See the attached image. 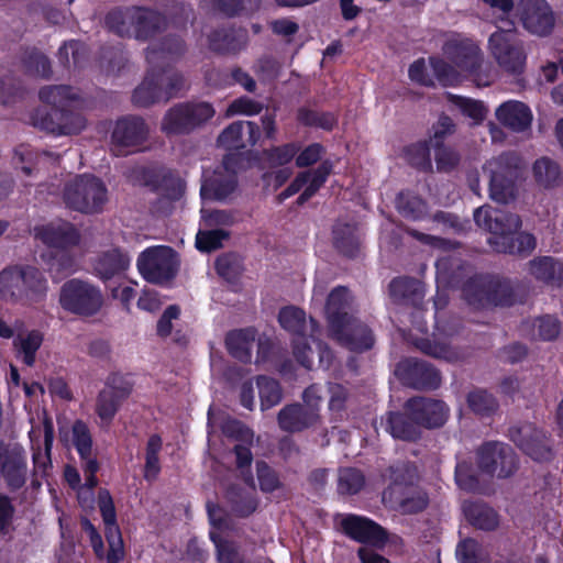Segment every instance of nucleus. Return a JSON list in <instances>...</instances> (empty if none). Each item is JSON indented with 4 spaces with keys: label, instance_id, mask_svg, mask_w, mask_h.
I'll list each match as a JSON object with an SVG mask.
<instances>
[{
    "label": "nucleus",
    "instance_id": "473e14b6",
    "mask_svg": "<svg viewBox=\"0 0 563 563\" xmlns=\"http://www.w3.org/2000/svg\"><path fill=\"white\" fill-rule=\"evenodd\" d=\"M255 342L253 329L232 331L227 338L229 352L238 360L246 362L251 357V349Z\"/></svg>",
    "mask_w": 563,
    "mask_h": 563
},
{
    "label": "nucleus",
    "instance_id": "4be33fe9",
    "mask_svg": "<svg viewBox=\"0 0 563 563\" xmlns=\"http://www.w3.org/2000/svg\"><path fill=\"white\" fill-rule=\"evenodd\" d=\"M175 90L176 84L169 75L163 74L157 78L150 75L135 89L133 100L140 106H147L162 98H169Z\"/></svg>",
    "mask_w": 563,
    "mask_h": 563
},
{
    "label": "nucleus",
    "instance_id": "a878e982",
    "mask_svg": "<svg viewBox=\"0 0 563 563\" xmlns=\"http://www.w3.org/2000/svg\"><path fill=\"white\" fill-rule=\"evenodd\" d=\"M319 419L317 410L307 409L302 406H289L278 415V422L283 430L289 432L301 431L313 426Z\"/></svg>",
    "mask_w": 563,
    "mask_h": 563
},
{
    "label": "nucleus",
    "instance_id": "dca6fc26",
    "mask_svg": "<svg viewBox=\"0 0 563 563\" xmlns=\"http://www.w3.org/2000/svg\"><path fill=\"white\" fill-rule=\"evenodd\" d=\"M518 11L529 32L544 35L551 31L554 20L545 0H520Z\"/></svg>",
    "mask_w": 563,
    "mask_h": 563
},
{
    "label": "nucleus",
    "instance_id": "6e6d98bb",
    "mask_svg": "<svg viewBox=\"0 0 563 563\" xmlns=\"http://www.w3.org/2000/svg\"><path fill=\"white\" fill-rule=\"evenodd\" d=\"M186 106L189 110V121L191 129L212 118L214 114L213 108L207 102Z\"/></svg>",
    "mask_w": 563,
    "mask_h": 563
},
{
    "label": "nucleus",
    "instance_id": "6e6552de",
    "mask_svg": "<svg viewBox=\"0 0 563 563\" xmlns=\"http://www.w3.org/2000/svg\"><path fill=\"white\" fill-rule=\"evenodd\" d=\"M106 22L120 35L133 34L137 38H146L159 27L163 19L150 9L129 8L111 11Z\"/></svg>",
    "mask_w": 563,
    "mask_h": 563
},
{
    "label": "nucleus",
    "instance_id": "cd10ccee",
    "mask_svg": "<svg viewBox=\"0 0 563 563\" xmlns=\"http://www.w3.org/2000/svg\"><path fill=\"white\" fill-rule=\"evenodd\" d=\"M129 393L130 389L126 387L120 388L115 386H107L104 389H102L99 394L96 405V411L99 418L106 423L110 422L113 419L120 404L129 395Z\"/></svg>",
    "mask_w": 563,
    "mask_h": 563
},
{
    "label": "nucleus",
    "instance_id": "58836bf2",
    "mask_svg": "<svg viewBox=\"0 0 563 563\" xmlns=\"http://www.w3.org/2000/svg\"><path fill=\"white\" fill-rule=\"evenodd\" d=\"M229 239V232L225 229H213L202 227L196 236V246L202 252H211L223 245Z\"/></svg>",
    "mask_w": 563,
    "mask_h": 563
},
{
    "label": "nucleus",
    "instance_id": "774afa93",
    "mask_svg": "<svg viewBox=\"0 0 563 563\" xmlns=\"http://www.w3.org/2000/svg\"><path fill=\"white\" fill-rule=\"evenodd\" d=\"M455 478L457 485L465 490H475L477 488V483L468 474V467L466 464H457Z\"/></svg>",
    "mask_w": 563,
    "mask_h": 563
},
{
    "label": "nucleus",
    "instance_id": "338daca9",
    "mask_svg": "<svg viewBox=\"0 0 563 563\" xmlns=\"http://www.w3.org/2000/svg\"><path fill=\"white\" fill-rule=\"evenodd\" d=\"M161 305L162 301L158 295L156 291L151 289H144L137 300L139 308L145 311H155L161 307Z\"/></svg>",
    "mask_w": 563,
    "mask_h": 563
},
{
    "label": "nucleus",
    "instance_id": "13d9d810",
    "mask_svg": "<svg viewBox=\"0 0 563 563\" xmlns=\"http://www.w3.org/2000/svg\"><path fill=\"white\" fill-rule=\"evenodd\" d=\"M419 288L420 284L409 278H397L389 285L390 294L396 299L406 298L409 291L416 292Z\"/></svg>",
    "mask_w": 563,
    "mask_h": 563
},
{
    "label": "nucleus",
    "instance_id": "603ef678",
    "mask_svg": "<svg viewBox=\"0 0 563 563\" xmlns=\"http://www.w3.org/2000/svg\"><path fill=\"white\" fill-rule=\"evenodd\" d=\"M210 538L218 549V558L220 563L238 562V552L231 543L220 539L219 534L213 530L210 531Z\"/></svg>",
    "mask_w": 563,
    "mask_h": 563
},
{
    "label": "nucleus",
    "instance_id": "ddd939ff",
    "mask_svg": "<svg viewBox=\"0 0 563 563\" xmlns=\"http://www.w3.org/2000/svg\"><path fill=\"white\" fill-rule=\"evenodd\" d=\"M479 467L499 478L510 476L517 468L512 450L503 443H487L479 452Z\"/></svg>",
    "mask_w": 563,
    "mask_h": 563
},
{
    "label": "nucleus",
    "instance_id": "423d86ee",
    "mask_svg": "<svg viewBox=\"0 0 563 563\" xmlns=\"http://www.w3.org/2000/svg\"><path fill=\"white\" fill-rule=\"evenodd\" d=\"M59 303L67 312L90 317L101 309L103 296L91 283L74 278L62 286Z\"/></svg>",
    "mask_w": 563,
    "mask_h": 563
},
{
    "label": "nucleus",
    "instance_id": "8fccbe9b",
    "mask_svg": "<svg viewBox=\"0 0 563 563\" xmlns=\"http://www.w3.org/2000/svg\"><path fill=\"white\" fill-rule=\"evenodd\" d=\"M452 101L465 115L470 117L475 122L482 121L487 113L485 106L479 101L457 96L452 97Z\"/></svg>",
    "mask_w": 563,
    "mask_h": 563
},
{
    "label": "nucleus",
    "instance_id": "f704fd0d",
    "mask_svg": "<svg viewBox=\"0 0 563 563\" xmlns=\"http://www.w3.org/2000/svg\"><path fill=\"white\" fill-rule=\"evenodd\" d=\"M486 19L497 24L498 30L512 29L514 23L509 20L514 9L512 0H482Z\"/></svg>",
    "mask_w": 563,
    "mask_h": 563
},
{
    "label": "nucleus",
    "instance_id": "09e8293b",
    "mask_svg": "<svg viewBox=\"0 0 563 563\" xmlns=\"http://www.w3.org/2000/svg\"><path fill=\"white\" fill-rule=\"evenodd\" d=\"M470 408L477 413H486L496 408L495 398L485 390H475L467 397Z\"/></svg>",
    "mask_w": 563,
    "mask_h": 563
},
{
    "label": "nucleus",
    "instance_id": "7ed1b4c3",
    "mask_svg": "<svg viewBox=\"0 0 563 563\" xmlns=\"http://www.w3.org/2000/svg\"><path fill=\"white\" fill-rule=\"evenodd\" d=\"M474 220L478 227L493 234L488 243L497 252L528 253L536 247V239L529 233L512 236L520 227L517 216L507 214L490 207H479L474 212Z\"/></svg>",
    "mask_w": 563,
    "mask_h": 563
},
{
    "label": "nucleus",
    "instance_id": "c03bdc74",
    "mask_svg": "<svg viewBox=\"0 0 563 563\" xmlns=\"http://www.w3.org/2000/svg\"><path fill=\"white\" fill-rule=\"evenodd\" d=\"M456 553L461 563H489L482 547L473 539L462 541Z\"/></svg>",
    "mask_w": 563,
    "mask_h": 563
},
{
    "label": "nucleus",
    "instance_id": "a19ab883",
    "mask_svg": "<svg viewBox=\"0 0 563 563\" xmlns=\"http://www.w3.org/2000/svg\"><path fill=\"white\" fill-rule=\"evenodd\" d=\"M258 395L262 410L276 406L282 399V391L278 383L267 377L257 379Z\"/></svg>",
    "mask_w": 563,
    "mask_h": 563
},
{
    "label": "nucleus",
    "instance_id": "864d4df0",
    "mask_svg": "<svg viewBox=\"0 0 563 563\" xmlns=\"http://www.w3.org/2000/svg\"><path fill=\"white\" fill-rule=\"evenodd\" d=\"M261 111L260 103L253 101L250 98H239L234 100L227 109V117L243 114L253 115Z\"/></svg>",
    "mask_w": 563,
    "mask_h": 563
},
{
    "label": "nucleus",
    "instance_id": "c756f323",
    "mask_svg": "<svg viewBox=\"0 0 563 563\" xmlns=\"http://www.w3.org/2000/svg\"><path fill=\"white\" fill-rule=\"evenodd\" d=\"M130 258L121 251L113 249L100 255L95 263V273L101 279H109L125 271Z\"/></svg>",
    "mask_w": 563,
    "mask_h": 563
},
{
    "label": "nucleus",
    "instance_id": "0eeeda50",
    "mask_svg": "<svg viewBox=\"0 0 563 563\" xmlns=\"http://www.w3.org/2000/svg\"><path fill=\"white\" fill-rule=\"evenodd\" d=\"M488 49L503 71L519 75L525 70L527 53L512 29L500 27V31L493 33Z\"/></svg>",
    "mask_w": 563,
    "mask_h": 563
},
{
    "label": "nucleus",
    "instance_id": "4c0bfd02",
    "mask_svg": "<svg viewBox=\"0 0 563 563\" xmlns=\"http://www.w3.org/2000/svg\"><path fill=\"white\" fill-rule=\"evenodd\" d=\"M532 339L551 341L556 339L562 330L560 321L552 316H543L527 324Z\"/></svg>",
    "mask_w": 563,
    "mask_h": 563
},
{
    "label": "nucleus",
    "instance_id": "e2e57ef3",
    "mask_svg": "<svg viewBox=\"0 0 563 563\" xmlns=\"http://www.w3.org/2000/svg\"><path fill=\"white\" fill-rule=\"evenodd\" d=\"M84 45L76 41H70L65 43L58 51L59 59L68 64L70 62L69 56L71 55V58L75 64L79 62L80 55L84 54Z\"/></svg>",
    "mask_w": 563,
    "mask_h": 563
},
{
    "label": "nucleus",
    "instance_id": "aec40b11",
    "mask_svg": "<svg viewBox=\"0 0 563 563\" xmlns=\"http://www.w3.org/2000/svg\"><path fill=\"white\" fill-rule=\"evenodd\" d=\"M35 238L55 249H68L79 243V233L68 222H54L34 229Z\"/></svg>",
    "mask_w": 563,
    "mask_h": 563
},
{
    "label": "nucleus",
    "instance_id": "bf43d9fd",
    "mask_svg": "<svg viewBox=\"0 0 563 563\" xmlns=\"http://www.w3.org/2000/svg\"><path fill=\"white\" fill-rule=\"evenodd\" d=\"M298 148L295 144H286L284 146L273 148L268 158L272 165L282 166L289 163L296 155Z\"/></svg>",
    "mask_w": 563,
    "mask_h": 563
},
{
    "label": "nucleus",
    "instance_id": "9d476101",
    "mask_svg": "<svg viewBox=\"0 0 563 563\" xmlns=\"http://www.w3.org/2000/svg\"><path fill=\"white\" fill-rule=\"evenodd\" d=\"M66 205L80 212L99 211L107 201L104 185L93 176H80L71 180L65 188Z\"/></svg>",
    "mask_w": 563,
    "mask_h": 563
},
{
    "label": "nucleus",
    "instance_id": "f257e3e1",
    "mask_svg": "<svg viewBox=\"0 0 563 563\" xmlns=\"http://www.w3.org/2000/svg\"><path fill=\"white\" fill-rule=\"evenodd\" d=\"M444 54L450 62L439 58H430L429 65L419 59L409 67V77L420 85L432 86L434 79L429 75L432 69L434 77L443 86H453L460 82L462 77H474L478 85H486L478 78V70L484 59L481 48L472 41L450 42L444 47Z\"/></svg>",
    "mask_w": 563,
    "mask_h": 563
},
{
    "label": "nucleus",
    "instance_id": "ea45409f",
    "mask_svg": "<svg viewBox=\"0 0 563 563\" xmlns=\"http://www.w3.org/2000/svg\"><path fill=\"white\" fill-rule=\"evenodd\" d=\"M533 175L537 183L543 187H552L560 179V168L549 158H540L533 165Z\"/></svg>",
    "mask_w": 563,
    "mask_h": 563
},
{
    "label": "nucleus",
    "instance_id": "052dcab7",
    "mask_svg": "<svg viewBox=\"0 0 563 563\" xmlns=\"http://www.w3.org/2000/svg\"><path fill=\"white\" fill-rule=\"evenodd\" d=\"M256 467L261 489L264 492L275 490L279 486L275 473L265 463H257Z\"/></svg>",
    "mask_w": 563,
    "mask_h": 563
},
{
    "label": "nucleus",
    "instance_id": "9b49d317",
    "mask_svg": "<svg viewBox=\"0 0 563 563\" xmlns=\"http://www.w3.org/2000/svg\"><path fill=\"white\" fill-rule=\"evenodd\" d=\"M413 472L408 468L393 471V483L384 490L383 501L391 507L399 506L406 512L422 510L428 499L413 486Z\"/></svg>",
    "mask_w": 563,
    "mask_h": 563
},
{
    "label": "nucleus",
    "instance_id": "5fc2aeb1",
    "mask_svg": "<svg viewBox=\"0 0 563 563\" xmlns=\"http://www.w3.org/2000/svg\"><path fill=\"white\" fill-rule=\"evenodd\" d=\"M222 431L225 435L234 438L244 443H251L253 440V432L236 420H228L222 426Z\"/></svg>",
    "mask_w": 563,
    "mask_h": 563
},
{
    "label": "nucleus",
    "instance_id": "37998d69",
    "mask_svg": "<svg viewBox=\"0 0 563 563\" xmlns=\"http://www.w3.org/2000/svg\"><path fill=\"white\" fill-rule=\"evenodd\" d=\"M76 92L66 86H49L41 89L40 99L47 104L64 106L68 100L76 98Z\"/></svg>",
    "mask_w": 563,
    "mask_h": 563
},
{
    "label": "nucleus",
    "instance_id": "f3484780",
    "mask_svg": "<svg viewBox=\"0 0 563 563\" xmlns=\"http://www.w3.org/2000/svg\"><path fill=\"white\" fill-rule=\"evenodd\" d=\"M26 454L22 446L0 448V474L11 487H20L26 476Z\"/></svg>",
    "mask_w": 563,
    "mask_h": 563
},
{
    "label": "nucleus",
    "instance_id": "0e129e2a",
    "mask_svg": "<svg viewBox=\"0 0 563 563\" xmlns=\"http://www.w3.org/2000/svg\"><path fill=\"white\" fill-rule=\"evenodd\" d=\"M323 148L319 144H311L306 147L296 158V164L299 167H305L314 164L319 161Z\"/></svg>",
    "mask_w": 563,
    "mask_h": 563
},
{
    "label": "nucleus",
    "instance_id": "39448f33",
    "mask_svg": "<svg viewBox=\"0 0 563 563\" xmlns=\"http://www.w3.org/2000/svg\"><path fill=\"white\" fill-rule=\"evenodd\" d=\"M47 283L34 267L9 268L0 273V298L11 302L34 303L42 301Z\"/></svg>",
    "mask_w": 563,
    "mask_h": 563
},
{
    "label": "nucleus",
    "instance_id": "393cba45",
    "mask_svg": "<svg viewBox=\"0 0 563 563\" xmlns=\"http://www.w3.org/2000/svg\"><path fill=\"white\" fill-rule=\"evenodd\" d=\"M498 121L514 131H523L530 126L532 113L520 101H507L496 110Z\"/></svg>",
    "mask_w": 563,
    "mask_h": 563
},
{
    "label": "nucleus",
    "instance_id": "49530a36",
    "mask_svg": "<svg viewBox=\"0 0 563 563\" xmlns=\"http://www.w3.org/2000/svg\"><path fill=\"white\" fill-rule=\"evenodd\" d=\"M364 485V476L354 468H343L339 474V490L344 494H355Z\"/></svg>",
    "mask_w": 563,
    "mask_h": 563
},
{
    "label": "nucleus",
    "instance_id": "a211bd4d",
    "mask_svg": "<svg viewBox=\"0 0 563 563\" xmlns=\"http://www.w3.org/2000/svg\"><path fill=\"white\" fill-rule=\"evenodd\" d=\"M407 410L417 424L428 428L442 426L448 417L446 406L439 400L413 398L407 402Z\"/></svg>",
    "mask_w": 563,
    "mask_h": 563
},
{
    "label": "nucleus",
    "instance_id": "680f3d73",
    "mask_svg": "<svg viewBox=\"0 0 563 563\" xmlns=\"http://www.w3.org/2000/svg\"><path fill=\"white\" fill-rule=\"evenodd\" d=\"M180 310L177 306H169L161 317L157 323V332L161 336H167L173 330V320H177Z\"/></svg>",
    "mask_w": 563,
    "mask_h": 563
},
{
    "label": "nucleus",
    "instance_id": "4d7b16f0",
    "mask_svg": "<svg viewBox=\"0 0 563 563\" xmlns=\"http://www.w3.org/2000/svg\"><path fill=\"white\" fill-rule=\"evenodd\" d=\"M185 185L178 177L164 178L159 191L167 200H178L184 194Z\"/></svg>",
    "mask_w": 563,
    "mask_h": 563
},
{
    "label": "nucleus",
    "instance_id": "412c9836",
    "mask_svg": "<svg viewBox=\"0 0 563 563\" xmlns=\"http://www.w3.org/2000/svg\"><path fill=\"white\" fill-rule=\"evenodd\" d=\"M260 132L254 122L239 121L229 125L218 137L219 146L228 151H235L254 145Z\"/></svg>",
    "mask_w": 563,
    "mask_h": 563
},
{
    "label": "nucleus",
    "instance_id": "f8f14e48",
    "mask_svg": "<svg viewBox=\"0 0 563 563\" xmlns=\"http://www.w3.org/2000/svg\"><path fill=\"white\" fill-rule=\"evenodd\" d=\"M520 161L514 154H505L488 161L484 166V174L489 179L490 198L500 203H507L514 198L510 184Z\"/></svg>",
    "mask_w": 563,
    "mask_h": 563
},
{
    "label": "nucleus",
    "instance_id": "1a4fd4ad",
    "mask_svg": "<svg viewBox=\"0 0 563 563\" xmlns=\"http://www.w3.org/2000/svg\"><path fill=\"white\" fill-rule=\"evenodd\" d=\"M179 260L175 251L165 245L148 247L137 258L140 274L150 283L164 284L178 272Z\"/></svg>",
    "mask_w": 563,
    "mask_h": 563
},
{
    "label": "nucleus",
    "instance_id": "f03ea898",
    "mask_svg": "<svg viewBox=\"0 0 563 563\" xmlns=\"http://www.w3.org/2000/svg\"><path fill=\"white\" fill-rule=\"evenodd\" d=\"M350 302L347 289L338 287L329 295L325 313L332 335L350 350L362 352L373 346L374 338L365 324L349 314Z\"/></svg>",
    "mask_w": 563,
    "mask_h": 563
},
{
    "label": "nucleus",
    "instance_id": "a18cd8bd",
    "mask_svg": "<svg viewBox=\"0 0 563 563\" xmlns=\"http://www.w3.org/2000/svg\"><path fill=\"white\" fill-rule=\"evenodd\" d=\"M399 212L408 219H420L426 213V203L418 197L400 195L397 199Z\"/></svg>",
    "mask_w": 563,
    "mask_h": 563
},
{
    "label": "nucleus",
    "instance_id": "69168bd1",
    "mask_svg": "<svg viewBox=\"0 0 563 563\" xmlns=\"http://www.w3.org/2000/svg\"><path fill=\"white\" fill-rule=\"evenodd\" d=\"M216 269L223 278H231L238 272L236 260L231 255L220 256L216 262Z\"/></svg>",
    "mask_w": 563,
    "mask_h": 563
},
{
    "label": "nucleus",
    "instance_id": "2eb2a0df",
    "mask_svg": "<svg viewBox=\"0 0 563 563\" xmlns=\"http://www.w3.org/2000/svg\"><path fill=\"white\" fill-rule=\"evenodd\" d=\"M98 505L106 526V537L109 543L108 563H119L124 556L123 541L117 525L113 500L107 490L99 493Z\"/></svg>",
    "mask_w": 563,
    "mask_h": 563
},
{
    "label": "nucleus",
    "instance_id": "6ab92c4d",
    "mask_svg": "<svg viewBox=\"0 0 563 563\" xmlns=\"http://www.w3.org/2000/svg\"><path fill=\"white\" fill-rule=\"evenodd\" d=\"M341 527L350 538L358 542L380 545L385 541L383 529L374 521L364 517L355 515L345 516L341 520Z\"/></svg>",
    "mask_w": 563,
    "mask_h": 563
},
{
    "label": "nucleus",
    "instance_id": "5701e85b",
    "mask_svg": "<svg viewBox=\"0 0 563 563\" xmlns=\"http://www.w3.org/2000/svg\"><path fill=\"white\" fill-rule=\"evenodd\" d=\"M330 172L331 165L325 162L314 170L301 173L283 192V197L288 198L303 189L298 199L300 203H303L323 185Z\"/></svg>",
    "mask_w": 563,
    "mask_h": 563
},
{
    "label": "nucleus",
    "instance_id": "3c124183",
    "mask_svg": "<svg viewBox=\"0 0 563 563\" xmlns=\"http://www.w3.org/2000/svg\"><path fill=\"white\" fill-rule=\"evenodd\" d=\"M85 461V473H86V485L87 489L81 488L78 493V498L81 504L89 501L92 497L91 489L97 485V478L95 476L98 464L95 460L90 459V454L82 459Z\"/></svg>",
    "mask_w": 563,
    "mask_h": 563
},
{
    "label": "nucleus",
    "instance_id": "2f4dec72",
    "mask_svg": "<svg viewBox=\"0 0 563 563\" xmlns=\"http://www.w3.org/2000/svg\"><path fill=\"white\" fill-rule=\"evenodd\" d=\"M59 432L63 441L71 443L81 459H86L90 454L91 437L88 427L82 421H75L69 429L63 427Z\"/></svg>",
    "mask_w": 563,
    "mask_h": 563
},
{
    "label": "nucleus",
    "instance_id": "c85d7f7f",
    "mask_svg": "<svg viewBox=\"0 0 563 563\" xmlns=\"http://www.w3.org/2000/svg\"><path fill=\"white\" fill-rule=\"evenodd\" d=\"M43 343V334L37 330L19 331L13 339L16 356L27 366H33L37 350Z\"/></svg>",
    "mask_w": 563,
    "mask_h": 563
},
{
    "label": "nucleus",
    "instance_id": "7c9ffc66",
    "mask_svg": "<svg viewBox=\"0 0 563 563\" xmlns=\"http://www.w3.org/2000/svg\"><path fill=\"white\" fill-rule=\"evenodd\" d=\"M530 274L536 279L560 285L563 282V265L552 257H541L530 262Z\"/></svg>",
    "mask_w": 563,
    "mask_h": 563
},
{
    "label": "nucleus",
    "instance_id": "20e7f679",
    "mask_svg": "<svg viewBox=\"0 0 563 563\" xmlns=\"http://www.w3.org/2000/svg\"><path fill=\"white\" fill-rule=\"evenodd\" d=\"M278 320L285 330L296 333V338L292 342V353L298 363L307 369L311 368L314 350L308 342L309 339L303 334L308 328L305 312L296 307H285L279 311ZM309 329L310 340L319 350L320 364L322 366H329L331 363L330 352L325 347H321V345L316 342L314 333L317 329L312 319L310 320Z\"/></svg>",
    "mask_w": 563,
    "mask_h": 563
},
{
    "label": "nucleus",
    "instance_id": "de8ad7c7",
    "mask_svg": "<svg viewBox=\"0 0 563 563\" xmlns=\"http://www.w3.org/2000/svg\"><path fill=\"white\" fill-rule=\"evenodd\" d=\"M234 222V217L224 210L201 209V225L206 228L223 229Z\"/></svg>",
    "mask_w": 563,
    "mask_h": 563
},
{
    "label": "nucleus",
    "instance_id": "4468645a",
    "mask_svg": "<svg viewBox=\"0 0 563 563\" xmlns=\"http://www.w3.org/2000/svg\"><path fill=\"white\" fill-rule=\"evenodd\" d=\"M510 439L534 461H548L552 456L549 439L531 423L511 428Z\"/></svg>",
    "mask_w": 563,
    "mask_h": 563
},
{
    "label": "nucleus",
    "instance_id": "79ce46f5",
    "mask_svg": "<svg viewBox=\"0 0 563 563\" xmlns=\"http://www.w3.org/2000/svg\"><path fill=\"white\" fill-rule=\"evenodd\" d=\"M387 430L394 438L402 440H415L419 435L417 428L408 423L405 417L399 413L388 415Z\"/></svg>",
    "mask_w": 563,
    "mask_h": 563
},
{
    "label": "nucleus",
    "instance_id": "bb28decb",
    "mask_svg": "<svg viewBox=\"0 0 563 563\" xmlns=\"http://www.w3.org/2000/svg\"><path fill=\"white\" fill-rule=\"evenodd\" d=\"M53 114L60 121L59 123L54 122L52 118H45L36 120L34 124L57 135L77 134L86 125L85 119L79 114L64 113L57 110H55Z\"/></svg>",
    "mask_w": 563,
    "mask_h": 563
},
{
    "label": "nucleus",
    "instance_id": "b1692460",
    "mask_svg": "<svg viewBox=\"0 0 563 563\" xmlns=\"http://www.w3.org/2000/svg\"><path fill=\"white\" fill-rule=\"evenodd\" d=\"M147 132V128L142 119H123L115 124L112 142L122 147L135 146L146 139Z\"/></svg>",
    "mask_w": 563,
    "mask_h": 563
},
{
    "label": "nucleus",
    "instance_id": "e433bc0d",
    "mask_svg": "<svg viewBox=\"0 0 563 563\" xmlns=\"http://www.w3.org/2000/svg\"><path fill=\"white\" fill-rule=\"evenodd\" d=\"M191 129L189 121V110L187 106L179 104L172 108L164 117L162 130L166 134H179Z\"/></svg>",
    "mask_w": 563,
    "mask_h": 563
},
{
    "label": "nucleus",
    "instance_id": "c9c22d12",
    "mask_svg": "<svg viewBox=\"0 0 563 563\" xmlns=\"http://www.w3.org/2000/svg\"><path fill=\"white\" fill-rule=\"evenodd\" d=\"M463 510L467 519L479 529L492 530L498 525L497 514L485 505L465 503Z\"/></svg>",
    "mask_w": 563,
    "mask_h": 563
},
{
    "label": "nucleus",
    "instance_id": "72a5a7b5",
    "mask_svg": "<svg viewBox=\"0 0 563 563\" xmlns=\"http://www.w3.org/2000/svg\"><path fill=\"white\" fill-rule=\"evenodd\" d=\"M236 181L233 176L221 179L218 175L213 178H205L200 195L206 200H223L229 197L235 189Z\"/></svg>",
    "mask_w": 563,
    "mask_h": 563
}]
</instances>
